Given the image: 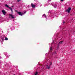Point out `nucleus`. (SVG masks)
<instances>
[{"mask_svg": "<svg viewBox=\"0 0 75 75\" xmlns=\"http://www.w3.org/2000/svg\"><path fill=\"white\" fill-rule=\"evenodd\" d=\"M71 8L69 7L68 8V9L66 10L65 11H66V12H67V13H70V11H71Z\"/></svg>", "mask_w": 75, "mask_h": 75, "instance_id": "1", "label": "nucleus"}, {"mask_svg": "<svg viewBox=\"0 0 75 75\" xmlns=\"http://www.w3.org/2000/svg\"><path fill=\"white\" fill-rule=\"evenodd\" d=\"M31 6L32 8H35V5L33 3L31 4Z\"/></svg>", "mask_w": 75, "mask_h": 75, "instance_id": "2", "label": "nucleus"}, {"mask_svg": "<svg viewBox=\"0 0 75 75\" xmlns=\"http://www.w3.org/2000/svg\"><path fill=\"white\" fill-rule=\"evenodd\" d=\"M2 13H3V14H4V15L5 14H6V12H5V11L4 10H2Z\"/></svg>", "mask_w": 75, "mask_h": 75, "instance_id": "3", "label": "nucleus"}, {"mask_svg": "<svg viewBox=\"0 0 75 75\" xmlns=\"http://www.w3.org/2000/svg\"><path fill=\"white\" fill-rule=\"evenodd\" d=\"M17 13H18V14L20 16H23V14H22V13H21V12H18Z\"/></svg>", "mask_w": 75, "mask_h": 75, "instance_id": "4", "label": "nucleus"}, {"mask_svg": "<svg viewBox=\"0 0 75 75\" xmlns=\"http://www.w3.org/2000/svg\"><path fill=\"white\" fill-rule=\"evenodd\" d=\"M9 15L10 16H11L12 18H14V17H13V16L11 14H9Z\"/></svg>", "mask_w": 75, "mask_h": 75, "instance_id": "5", "label": "nucleus"}, {"mask_svg": "<svg viewBox=\"0 0 75 75\" xmlns=\"http://www.w3.org/2000/svg\"><path fill=\"white\" fill-rule=\"evenodd\" d=\"M47 67L46 68L47 69H50V66L49 65V66H48L47 65H46Z\"/></svg>", "mask_w": 75, "mask_h": 75, "instance_id": "6", "label": "nucleus"}, {"mask_svg": "<svg viewBox=\"0 0 75 75\" xmlns=\"http://www.w3.org/2000/svg\"><path fill=\"white\" fill-rule=\"evenodd\" d=\"M38 72L37 71H35V75H38Z\"/></svg>", "mask_w": 75, "mask_h": 75, "instance_id": "7", "label": "nucleus"}, {"mask_svg": "<svg viewBox=\"0 0 75 75\" xmlns=\"http://www.w3.org/2000/svg\"><path fill=\"white\" fill-rule=\"evenodd\" d=\"M9 9H10V10H11V11L12 13H13V9H12V8H11L10 7H9Z\"/></svg>", "mask_w": 75, "mask_h": 75, "instance_id": "8", "label": "nucleus"}, {"mask_svg": "<svg viewBox=\"0 0 75 75\" xmlns=\"http://www.w3.org/2000/svg\"><path fill=\"white\" fill-rule=\"evenodd\" d=\"M63 42V41H60L59 42V43L58 44V45H59V44H61Z\"/></svg>", "mask_w": 75, "mask_h": 75, "instance_id": "9", "label": "nucleus"}, {"mask_svg": "<svg viewBox=\"0 0 75 75\" xmlns=\"http://www.w3.org/2000/svg\"><path fill=\"white\" fill-rule=\"evenodd\" d=\"M54 8H57V5H54Z\"/></svg>", "mask_w": 75, "mask_h": 75, "instance_id": "10", "label": "nucleus"}, {"mask_svg": "<svg viewBox=\"0 0 75 75\" xmlns=\"http://www.w3.org/2000/svg\"><path fill=\"white\" fill-rule=\"evenodd\" d=\"M5 6L6 7H8V8H9L10 7H9V6H8V5L7 4H6L5 5Z\"/></svg>", "mask_w": 75, "mask_h": 75, "instance_id": "11", "label": "nucleus"}, {"mask_svg": "<svg viewBox=\"0 0 75 75\" xmlns=\"http://www.w3.org/2000/svg\"><path fill=\"white\" fill-rule=\"evenodd\" d=\"M5 40H8V38H7L6 37L5 38Z\"/></svg>", "mask_w": 75, "mask_h": 75, "instance_id": "12", "label": "nucleus"}, {"mask_svg": "<svg viewBox=\"0 0 75 75\" xmlns=\"http://www.w3.org/2000/svg\"><path fill=\"white\" fill-rule=\"evenodd\" d=\"M50 51H52V47H50Z\"/></svg>", "mask_w": 75, "mask_h": 75, "instance_id": "13", "label": "nucleus"}, {"mask_svg": "<svg viewBox=\"0 0 75 75\" xmlns=\"http://www.w3.org/2000/svg\"><path fill=\"white\" fill-rule=\"evenodd\" d=\"M52 62H50V64L49 66H51V65H52Z\"/></svg>", "mask_w": 75, "mask_h": 75, "instance_id": "14", "label": "nucleus"}, {"mask_svg": "<svg viewBox=\"0 0 75 75\" xmlns=\"http://www.w3.org/2000/svg\"><path fill=\"white\" fill-rule=\"evenodd\" d=\"M43 16H44V17H45V18H46V17H47V16L45 15V14H44Z\"/></svg>", "mask_w": 75, "mask_h": 75, "instance_id": "15", "label": "nucleus"}, {"mask_svg": "<svg viewBox=\"0 0 75 75\" xmlns=\"http://www.w3.org/2000/svg\"><path fill=\"white\" fill-rule=\"evenodd\" d=\"M21 1V0H17L18 2H19V1Z\"/></svg>", "mask_w": 75, "mask_h": 75, "instance_id": "16", "label": "nucleus"}, {"mask_svg": "<svg viewBox=\"0 0 75 75\" xmlns=\"http://www.w3.org/2000/svg\"><path fill=\"white\" fill-rule=\"evenodd\" d=\"M64 1V0H61V1Z\"/></svg>", "mask_w": 75, "mask_h": 75, "instance_id": "17", "label": "nucleus"}, {"mask_svg": "<svg viewBox=\"0 0 75 75\" xmlns=\"http://www.w3.org/2000/svg\"><path fill=\"white\" fill-rule=\"evenodd\" d=\"M65 23V21L63 22V23Z\"/></svg>", "mask_w": 75, "mask_h": 75, "instance_id": "18", "label": "nucleus"}, {"mask_svg": "<svg viewBox=\"0 0 75 75\" xmlns=\"http://www.w3.org/2000/svg\"><path fill=\"white\" fill-rule=\"evenodd\" d=\"M14 7L13 6H11V7Z\"/></svg>", "mask_w": 75, "mask_h": 75, "instance_id": "19", "label": "nucleus"}, {"mask_svg": "<svg viewBox=\"0 0 75 75\" xmlns=\"http://www.w3.org/2000/svg\"><path fill=\"white\" fill-rule=\"evenodd\" d=\"M2 40H3V38H2Z\"/></svg>", "mask_w": 75, "mask_h": 75, "instance_id": "20", "label": "nucleus"}, {"mask_svg": "<svg viewBox=\"0 0 75 75\" xmlns=\"http://www.w3.org/2000/svg\"><path fill=\"white\" fill-rule=\"evenodd\" d=\"M26 13V11L24 12V13Z\"/></svg>", "mask_w": 75, "mask_h": 75, "instance_id": "21", "label": "nucleus"}, {"mask_svg": "<svg viewBox=\"0 0 75 75\" xmlns=\"http://www.w3.org/2000/svg\"><path fill=\"white\" fill-rule=\"evenodd\" d=\"M14 75H15V74H14Z\"/></svg>", "mask_w": 75, "mask_h": 75, "instance_id": "22", "label": "nucleus"}, {"mask_svg": "<svg viewBox=\"0 0 75 75\" xmlns=\"http://www.w3.org/2000/svg\"><path fill=\"white\" fill-rule=\"evenodd\" d=\"M13 75H14V74H13Z\"/></svg>", "mask_w": 75, "mask_h": 75, "instance_id": "23", "label": "nucleus"}]
</instances>
